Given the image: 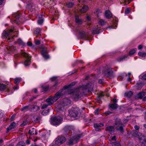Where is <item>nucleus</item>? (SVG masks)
Here are the masks:
<instances>
[{"label": "nucleus", "mask_w": 146, "mask_h": 146, "mask_svg": "<svg viewBox=\"0 0 146 146\" xmlns=\"http://www.w3.org/2000/svg\"><path fill=\"white\" fill-rule=\"evenodd\" d=\"M90 84L91 83H88L86 85L80 86L74 91L73 95V97L76 100L80 98L82 96V93L85 94L87 92L89 91V89L91 88Z\"/></svg>", "instance_id": "obj_1"}, {"label": "nucleus", "mask_w": 146, "mask_h": 146, "mask_svg": "<svg viewBox=\"0 0 146 146\" xmlns=\"http://www.w3.org/2000/svg\"><path fill=\"white\" fill-rule=\"evenodd\" d=\"M75 84L74 83H72L68 86H65L63 89L60 90L55 94V96L53 97L54 101H57L59 98H60L62 96H63L66 94L67 91V89H68L70 86H72Z\"/></svg>", "instance_id": "obj_2"}, {"label": "nucleus", "mask_w": 146, "mask_h": 146, "mask_svg": "<svg viewBox=\"0 0 146 146\" xmlns=\"http://www.w3.org/2000/svg\"><path fill=\"white\" fill-rule=\"evenodd\" d=\"M18 34V32L17 30L15 29H10V30L7 31H4L3 33L2 36L4 37L7 38V40L9 42L10 39H13L16 34Z\"/></svg>", "instance_id": "obj_3"}, {"label": "nucleus", "mask_w": 146, "mask_h": 146, "mask_svg": "<svg viewBox=\"0 0 146 146\" xmlns=\"http://www.w3.org/2000/svg\"><path fill=\"white\" fill-rule=\"evenodd\" d=\"M71 101L68 98H65L62 100L57 106V108L58 111H63L64 107L70 106L71 104Z\"/></svg>", "instance_id": "obj_4"}, {"label": "nucleus", "mask_w": 146, "mask_h": 146, "mask_svg": "<svg viewBox=\"0 0 146 146\" xmlns=\"http://www.w3.org/2000/svg\"><path fill=\"white\" fill-rule=\"evenodd\" d=\"M131 133L133 136L138 137L141 142L143 143L146 142V139L145 138L144 135H142L137 131L135 130L132 131Z\"/></svg>", "instance_id": "obj_5"}, {"label": "nucleus", "mask_w": 146, "mask_h": 146, "mask_svg": "<svg viewBox=\"0 0 146 146\" xmlns=\"http://www.w3.org/2000/svg\"><path fill=\"white\" fill-rule=\"evenodd\" d=\"M62 118L60 116H53L51 117L50 123L53 125H58L61 122Z\"/></svg>", "instance_id": "obj_6"}, {"label": "nucleus", "mask_w": 146, "mask_h": 146, "mask_svg": "<svg viewBox=\"0 0 146 146\" xmlns=\"http://www.w3.org/2000/svg\"><path fill=\"white\" fill-rule=\"evenodd\" d=\"M123 125L121 120L119 119H117L115 120V127L118 131H120L121 133L123 131Z\"/></svg>", "instance_id": "obj_7"}, {"label": "nucleus", "mask_w": 146, "mask_h": 146, "mask_svg": "<svg viewBox=\"0 0 146 146\" xmlns=\"http://www.w3.org/2000/svg\"><path fill=\"white\" fill-rule=\"evenodd\" d=\"M81 111L78 108H73L69 112L71 115L76 117L79 116L81 114Z\"/></svg>", "instance_id": "obj_8"}, {"label": "nucleus", "mask_w": 146, "mask_h": 146, "mask_svg": "<svg viewBox=\"0 0 146 146\" xmlns=\"http://www.w3.org/2000/svg\"><path fill=\"white\" fill-rule=\"evenodd\" d=\"M22 54L26 58V59L24 62L25 66H28L31 64L30 56H29L28 54L25 52H22Z\"/></svg>", "instance_id": "obj_9"}, {"label": "nucleus", "mask_w": 146, "mask_h": 146, "mask_svg": "<svg viewBox=\"0 0 146 146\" xmlns=\"http://www.w3.org/2000/svg\"><path fill=\"white\" fill-rule=\"evenodd\" d=\"M66 140L65 138L63 136H60L57 138L55 140V143L59 145L64 143Z\"/></svg>", "instance_id": "obj_10"}, {"label": "nucleus", "mask_w": 146, "mask_h": 146, "mask_svg": "<svg viewBox=\"0 0 146 146\" xmlns=\"http://www.w3.org/2000/svg\"><path fill=\"white\" fill-rule=\"evenodd\" d=\"M55 101H54L53 97H50L46 100V107L52 104Z\"/></svg>", "instance_id": "obj_11"}, {"label": "nucleus", "mask_w": 146, "mask_h": 146, "mask_svg": "<svg viewBox=\"0 0 146 146\" xmlns=\"http://www.w3.org/2000/svg\"><path fill=\"white\" fill-rule=\"evenodd\" d=\"M106 130L108 131L110 134H113L114 131V127L113 126H108L106 127Z\"/></svg>", "instance_id": "obj_12"}, {"label": "nucleus", "mask_w": 146, "mask_h": 146, "mask_svg": "<svg viewBox=\"0 0 146 146\" xmlns=\"http://www.w3.org/2000/svg\"><path fill=\"white\" fill-rule=\"evenodd\" d=\"M145 92H142L137 94L135 96L136 99H142L143 97L145 96Z\"/></svg>", "instance_id": "obj_13"}, {"label": "nucleus", "mask_w": 146, "mask_h": 146, "mask_svg": "<svg viewBox=\"0 0 146 146\" xmlns=\"http://www.w3.org/2000/svg\"><path fill=\"white\" fill-rule=\"evenodd\" d=\"M105 16L108 19L111 18L112 17V13L109 10H107L105 11Z\"/></svg>", "instance_id": "obj_14"}, {"label": "nucleus", "mask_w": 146, "mask_h": 146, "mask_svg": "<svg viewBox=\"0 0 146 146\" xmlns=\"http://www.w3.org/2000/svg\"><path fill=\"white\" fill-rule=\"evenodd\" d=\"M112 72L109 69L106 70L103 73L104 76L106 77H109L111 74Z\"/></svg>", "instance_id": "obj_15"}, {"label": "nucleus", "mask_w": 146, "mask_h": 146, "mask_svg": "<svg viewBox=\"0 0 146 146\" xmlns=\"http://www.w3.org/2000/svg\"><path fill=\"white\" fill-rule=\"evenodd\" d=\"M29 133L30 135H37V132L36 129L34 128H32L29 130Z\"/></svg>", "instance_id": "obj_16"}, {"label": "nucleus", "mask_w": 146, "mask_h": 146, "mask_svg": "<svg viewBox=\"0 0 146 146\" xmlns=\"http://www.w3.org/2000/svg\"><path fill=\"white\" fill-rule=\"evenodd\" d=\"M16 123L15 122L12 123L9 126V127L7 128V132H8L10 130L13 129L15 126Z\"/></svg>", "instance_id": "obj_17"}, {"label": "nucleus", "mask_w": 146, "mask_h": 146, "mask_svg": "<svg viewBox=\"0 0 146 146\" xmlns=\"http://www.w3.org/2000/svg\"><path fill=\"white\" fill-rule=\"evenodd\" d=\"M41 53L43 57L46 58V52L45 48H40Z\"/></svg>", "instance_id": "obj_18"}, {"label": "nucleus", "mask_w": 146, "mask_h": 146, "mask_svg": "<svg viewBox=\"0 0 146 146\" xmlns=\"http://www.w3.org/2000/svg\"><path fill=\"white\" fill-rule=\"evenodd\" d=\"M88 7L87 6H84L82 9L80 10V12L81 13H85L88 10Z\"/></svg>", "instance_id": "obj_19"}, {"label": "nucleus", "mask_w": 146, "mask_h": 146, "mask_svg": "<svg viewBox=\"0 0 146 146\" xmlns=\"http://www.w3.org/2000/svg\"><path fill=\"white\" fill-rule=\"evenodd\" d=\"M133 94V93L132 91L127 92L125 94V96L128 98H130L132 96Z\"/></svg>", "instance_id": "obj_20"}, {"label": "nucleus", "mask_w": 146, "mask_h": 146, "mask_svg": "<svg viewBox=\"0 0 146 146\" xmlns=\"http://www.w3.org/2000/svg\"><path fill=\"white\" fill-rule=\"evenodd\" d=\"M99 29L96 27L93 29L92 32L94 34H98L99 33Z\"/></svg>", "instance_id": "obj_21"}, {"label": "nucleus", "mask_w": 146, "mask_h": 146, "mask_svg": "<svg viewBox=\"0 0 146 146\" xmlns=\"http://www.w3.org/2000/svg\"><path fill=\"white\" fill-rule=\"evenodd\" d=\"M75 19H76V22L77 23H78L79 24H81L82 21H81V20L79 19V17L78 15H76Z\"/></svg>", "instance_id": "obj_22"}, {"label": "nucleus", "mask_w": 146, "mask_h": 146, "mask_svg": "<svg viewBox=\"0 0 146 146\" xmlns=\"http://www.w3.org/2000/svg\"><path fill=\"white\" fill-rule=\"evenodd\" d=\"M109 106L110 108L113 110L116 109L117 108V105L115 103L110 104Z\"/></svg>", "instance_id": "obj_23"}, {"label": "nucleus", "mask_w": 146, "mask_h": 146, "mask_svg": "<svg viewBox=\"0 0 146 146\" xmlns=\"http://www.w3.org/2000/svg\"><path fill=\"white\" fill-rule=\"evenodd\" d=\"M6 88V86L5 84H0V90H4Z\"/></svg>", "instance_id": "obj_24"}, {"label": "nucleus", "mask_w": 146, "mask_h": 146, "mask_svg": "<svg viewBox=\"0 0 146 146\" xmlns=\"http://www.w3.org/2000/svg\"><path fill=\"white\" fill-rule=\"evenodd\" d=\"M45 108H46V105L45 104L43 105L41 107V109L42 110L44 109L41 113L43 115H46V110L44 109Z\"/></svg>", "instance_id": "obj_25"}, {"label": "nucleus", "mask_w": 146, "mask_h": 146, "mask_svg": "<svg viewBox=\"0 0 146 146\" xmlns=\"http://www.w3.org/2000/svg\"><path fill=\"white\" fill-rule=\"evenodd\" d=\"M104 125L102 123H95L94 124V127H98L99 128H100L104 126Z\"/></svg>", "instance_id": "obj_26"}, {"label": "nucleus", "mask_w": 146, "mask_h": 146, "mask_svg": "<svg viewBox=\"0 0 146 146\" xmlns=\"http://www.w3.org/2000/svg\"><path fill=\"white\" fill-rule=\"evenodd\" d=\"M43 21H44L42 18V16H41V18H39L38 21L37 22L38 24L39 25H41L43 23Z\"/></svg>", "instance_id": "obj_27"}, {"label": "nucleus", "mask_w": 146, "mask_h": 146, "mask_svg": "<svg viewBox=\"0 0 146 146\" xmlns=\"http://www.w3.org/2000/svg\"><path fill=\"white\" fill-rule=\"evenodd\" d=\"M111 144L112 146H121L119 142L117 141L112 142Z\"/></svg>", "instance_id": "obj_28"}, {"label": "nucleus", "mask_w": 146, "mask_h": 146, "mask_svg": "<svg viewBox=\"0 0 146 146\" xmlns=\"http://www.w3.org/2000/svg\"><path fill=\"white\" fill-rule=\"evenodd\" d=\"M74 139L73 137L72 139H70L69 140V142H68V144L69 145H73L74 143L75 142V141H74Z\"/></svg>", "instance_id": "obj_29"}, {"label": "nucleus", "mask_w": 146, "mask_h": 146, "mask_svg": "<svg viewBox=\"0 0 146 146\" xmlns=\"http://www.w3.org/2000/svg\"><path fill=\"white\" fill-rule=\"evenodd\" d=\"M17 42L20 45H21L23 46H24L25 45V44L20 39H18Z\"/></svg>", "instance_id": "obj_30"}, {"label": "nucleus", "mask_w": 146, "mask_h": 146, "mask_svg": "<svg viewBox=\"0 0 146 146\" xmlns=\"http://www.w3.org/2000/svg\"><path fill=\"white\" fill-rule=\"evenodd\" d=\"M73 137L74 139L73 140L74 141H75V143H76L78 142V140H79L80 137L79 136L77 135L76 136H74V137Z\"/></svg>", "instance_id": "obj_31"}, {"label": "nucleus", "mask_w": 146, "mask_h": 146, "mask_svg": "<svg viewBox=\"0 0 146 146\" xmlns=\"http://www.w3.org/2000/svg\"><path fill=\"white\" fill-rule=\"evenodd\" d=\"M99 23L100 24L102 25H103L105 24L106 23V22L102 19H101L99 20Z\"/></svg>", "instance_id": "obj_32"}, {"label": "nucleus", "mask_w": 146, "mask_h": 146, "mask_svg": "<svg viewBox=\"0 0 146 146\" xmlns=\"http://www.w3.org/2000/svg\"><path fill=\"white\" fill-rule=\"evenodd\" d=\"M21 78H16L15 79V83L17 84H18L21 81Z\"/></svg>", "instance_id": "obj_33"}, {"label": "nucleus", "mask_w": 146, "mask_h": 146, "mask_svg": "<svg viewBox=\"0 0 146 146\" xmlns=\"http://www.w3.org/2000/svg\"><path fill=\"white\" fill-rule=\"evenodd\" d=\"M138 54L139 56L142 57H145L146 56V53L145 52H138Z\"/></svg>", "instance_id": "obj_34"}, {"label": "nucleus", "mask_w": 146, "mask_h": 146, "mask_svg": "<svg viewBox=\"0 0 146 146\" xmlns=\"http://www.w3.org/2000/svg\"><path fill=\"white\" fill-rule=\"evenodd\" d=\"M40 32V28H36L35 31L34 33L36 34H38Z\"/></svg>", "instance_id": "obj_35"}, {"label": "nucleus", "mask_w": 146, "mask_h": 146, "mask_svg": "<svg viewBox=\"0 0 146 146\" xmlns=\"http://www.w3.org/2000/svg\"><path fill=\"white\" fill-rule=\"evenodd\" d=\"M74 3L71 2H69L67 4V6L69 8L72 7Z\"/></svg>", "instance_id": "obj_36"}, {"label": "nucleus", "mask_w": 146, "mask_h": 146, "mask_svg": "<svg viewBox=\"0 0 146 146\" xmlns=\"http://www.w3.org/2000/svg\"><path fill=\"white\" fill-rule=\"evenodd\" d=\"M25 144L23 142H20L17 145V146H24Z\"/></svg>", "instance_id": "obj_37"}, {"label": "nucleus", "mask_w": 146, "mask_h": 146, "mask_svg": "<svg viewBox=\"0 0 146 146\" xmlns=\"http://www.w3.org/2000/svg\"><path fill=\"white\" fill-rule=\"evenodd\" d=\"M135 52V49H133L131 50L129 52V55H132L134 54Z\"/></svg>", "instance_id": "obj_38"}, {"label": "nucleus", "mask_w": 146, "mask_h": 146, "mask_svg": "<svg viewBox=\"0 0 146 146\" xmlns=\"http://www.w3.org/2000/svg\"><path fill=\"white\" fill-rule=\"evenodd\" d=\"M80 35L82 37H84L85 35V32L84 31H81L80 33Z\"/></svg>", "instance_id": "obj_39"}, {"label": "nucleus", "mask_w": 146, "mask_h": 146, "mask_svg": "<svg viewBox=\"0 0 146 146\" xmlns=\"http://www.w3.org/2000/svg\"><path fill=\"white\" fill-rule=\"evenodd\" d=\"M125 56H123L119 58L117 60L119 62H120L121 61L123 60L125 58Z\"/></svg>", "instance_id": "obj_40"}, {"label": "nucleus", "mask_w": 146, "mask_h": 146, "mask_svg": "<svg viewBox=\"0 0 146 146\" xmlns=\"http://www.w3.org/2000/svg\"><path fill=\"white\" fill-rule=\"evenodd\" d=\"M101 110L99 108L97 109L94 111V113L96 115H98L99 113V112L101 111Z\"/></svg>", "instance_id": "obj_41"}, {"label": "nucleus", "mask_w": 146, "mask_h": 146, "mask_svg": "<svg viewBox=\"0 0 146 146\" xmlns=\"http://www.w3.org/2000/svg\"><path fill=\"white\" fill-rule=\"evenodd\" d=\"M110 138L111 141H115L116 140L115 136L114 135L113 137H110Z\"/></svg>", "instance_id": "obj_42"}, {"label": "nucleus", "mask_w": 146, "mask_h": 146, "mask_svg": "<svg viewBox=\"0 0 146 146\" xmlns=\"http://www.w3.org/2000/svg\"><path fill=\"white\" fill-rule=\"evenodd\" d=\"M112 113V112L110 111H107L105 112L104 114L106 115H108Z\"/></svg>", "instance_id": "obj_43"}, {"label": "nucleus", "mask_w": 146, "mask_h": 146, "mask_svg": "<svg viewBox=\"0 0 146 146\" xmlns=\"http://www.w3.org/2000/svg\"><path fill=\"white\" fill-rule=\"evenodd\" d=\"M130 10L129 8H128L125 11V13L126 14H127L129 13L130 12Z\"/></svg>", "instance_id": "obj_44"}, {"label": "nucleus", "mask_w": 146, "mask_h": 146, "mask_svg": "<svg viewBox=\"0 0 146 146\" xmlns=\"http://www.w3.org/2000/svg\"><path fill=\"white\" fill-rule=\"evenodd\" d=\"M45 138L46 137L45 135H42L41 137V139L42 141H44L45 140Z\"/></svg>", "instance_id": "obj_45"}, {"label": "nucleus", "mask_w": 146, "mask_h": 146, "mask_svg": "<svg viewBox=\"0 0 146 146\" xmlns=\"http://www.w3.org/2000/svg\"><path fill=\"white\" fill-rule=\"evenodd\" d=\"M142 78L143 80H146V73L144 74L142 76Z\"/></svg>", "instance_id": "obj_46"}, {"label": "nucleus", "mask_w": 146, "mask_h": 146, "mask_svg": "<svg viewBox=\"0 0 146 146\" xmlns=\"http://www.w3.org/2000/svg\"><path fill=\"white\" fill-rule=\"evenodd\" d=\"M27 44L29 46H31L32 45V44L31 42L29 41L27 42Z\"/></svg>", "instance_id": "obj_47"}, {"label": "nucleus", "mask_w": 146, "mask_h": 146, "mask_svg": "<svg viewBox=\"0 0 146 146\" xmlns=\"http://www.w3.org/2000/svg\"><path fill=\"white\" fill-rule=\"evenodd\" d=\"M57 77H53L51 78V80L52 81H54L56 80Z\"/></svg>", "instance_id": "obj_48"}, {"label": "nucleus", "mask_w": 146, "mask_h": 146, "mask_svg": "<svg viewBox=\"0 0 146 146\" xmlns=\"http://www.w3.org/2000/svg\"><path fill=\"white\" fill-rule=\"evenodd\" d=\"M134 128L136 130H138L139 129V127L138 126L135 125L134 126Z\"/></svg>", "instance_id": "obj_49"}, {"label": "nucleus", "mask_w": 146, "mask_h": 146, "mask_svg": "<svg viewBox=\"0 0 146 146\" xmlns=\"http://www.w3.org/2000/svg\"><path fill=\"white\" fill-rule=\"evenodd\" d=\"M98 82L99 83L102 84L103 83L102 80L101 79H99L98 80Z\"/></svg>", "instance_id": "obj_50"}, {"label": "nucleus", "mask_w": 146, "mask_h": 146, "mask_svg": "<svg viewBox=\"0 0 146 146\" xmlns=\"http://www.w3.org/2000/svg\"><path fill=\"white\" fill-rule=\"evenodd\" d=\"M96 12H97V13L98 12V13H97V15L98 17H99V13H101V11L100 10H98Z\"/></svg>", "instance_id": "obj_51"}, {"label": "nucleus", "mask_w": 146, "mask_h": 146, "mask_svg": "<svg viewBox=\"0 0 146 146\" xmlns=\"http://www.w3.org/2000/svg\"><path fill=\"white\" fill-rule=\"evenodd\" d=\"M28 107V106H26L25 107H24L23 108H22V110H24L26 109H27Z\"/></svg>", "instance_id": "obj_52"}, {"label": "nucleus", "mask_w": 146, "mask_h": 146, "mask_svg": "<svg viewBox=\"0 0 146 146\" xmlns=\"http://www.w3.org/2000/svg\"><path fill=\"white\" fill-rule=\"evenodd\" d=\"M143 48L142 46L141 45H139L138 46V48L139 49H142Z\"/></svg>", "instance_id": "obj_53"}, {"label": "nucleus", "mask_w": 146, "mask_h": 146, "mask_svg": "<svg viewBox=\"0 0 146 146\" xmlns=\"http://www.w3.org/2000/svg\"><path fill=\"white\" fill-rule=\"evenodd\" d=\"M40 43V41L39 40H37L35 41V44H39Z\"/></svg>", "instance_id": "obj_54"}, {"label": "nucleus", "mask_w": 146, "mask_h": 146, "mask_svg": "<svg viewBox=\"0 0 146 146\" xmlns=\"http://www.w3.org/2000/svg\"><path fill=\"white\" fill-rule=\"evenodd\" d=\"M95 128V130L97 131H99L100 130V128L98 127H94Z\"/></svg>", "instance_id": "obj_55"}, {"label": "nucleus", "mask_w": 146, "mask_h": 146, "mask_svg": "<svg viewBox=\"0 0 146 146\" xmlns=\"http://www.w3.org/2000/svg\"><path fill=\"white\" fill-rule=\"evenodd\" d=\"M50 58V56L48 54L46 53V59H48Z\"/></svg>", "instance_id": "obj_56"}, {"label": "nucleus", "mask_w": 146, "mask_h": 146, "mask_svg": "<svg viewBox=\"0 0 146 146\" xmlns=\"http://www.w3.org/2000/svg\"><path fill=\"white\" fill-rule=\"evenodd\" d=\"M30 141L29 140H27L26 141V143L27 144H29L30 143Z\"/></svg>", "instance_id": "obj_57"}, {"label": "nucleus", "mask_w": 146, "mask_h": 146, "mask_svg": "<svg viewBox=\"0 0 146 146\" xmlns=\"http://www.w3.org/2000/svg\"><path fill=\"white\" fill-rule=\"evenodd\" d=\"M3 114L4 113L2 111H0V115L2 116Z\"/></svg>", "instance_id": "obj_58"}, {"label": "nucleus", "mask_w": 146, "mask_h": 146, "mask_svg": "<svg viewBox=\"0 0 146 146\" xmlns=\"http://www.w3.org/2000/svg\"><path fill=\"white\" fill-rule=\"evenodd\" d=\"M131 80V78H130V77L129 76H128V78L127 79V80L128 81H130Z\"/></svg>", "instance_id": "obj_59"}, {"label": "nucleus", "mask_w": 146, "mask_h": 146, "mask_svg": "<svg viewBox=\"0 0 146 146\" xmlns=\"http://www.w3.org/2000/svg\"><path fill=\"white\" fill-rule=\"evenodd\" d=\"M143 100L144 101H146V96L143 98Z\"/></svg>", "instance_id": "obj_60"}, {"label": "nucleus", "mask_w": 146, "mask_h": 146, "mask_svg": "<svg viewBox=\"0 0 146 146\" xmlns=\"http://www.w3.org/2000/svg\"><path fill=\"white\" fill-rule=\"evenodd\" d=\"M113 101L115 103L117 102V100L116 99L114 98L113 99Z\"/></svg>", "instance_id": "obj_61"}, {"label": "nucleus", "mask_w": 146, "mask_h": 146, "mask_svg": "<svg viewBox=\"0 0 146 146\" xmlns=\"http://www.w3.org/2000/svg\"><path fill=\"white\" fill-rule=\"evenodd\" d=\"M3 0H0V5H1L3 2Z\"/></svg>", "instance_id": "obj_62"}, {"label": "nucleus", "mask_w": 146, "mask_h": 146, "mask_svg": "<svg viewBox=\"0 0 146 146\" xmlns=\"http://www.w3.org/2000/svg\"><path fill=\"white\" fill-rule=\"evenodd\" d=\"M15 117V115H13L12 116V117L11 118V119L12 120H13V119Z\"/></svg>", "instance_id": "obj_63"}, {"label": "nucleus", "mask_w": 146, "mask_h": 146, "mask_svg": "<svg viewBox=\"0 0 146 146\" xmlns=\"http://www.w3.org/2000/svg\"><path fill=\"white\" fill-rule=\"evenodd\" d=\"M42 88L44 90V91H45V90H46V88H45V87H43V86H42Z\"/></svg>", "instance_id": "obj_64"}]
</instances>
